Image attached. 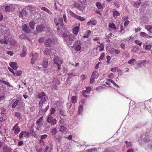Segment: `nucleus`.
<instances>
[{
  "instance_id": "obj_1",
  "label": "nucleus",
  "mask_w": 152,
  "mask_h": 152,
  "mask_svg": "<svg viewBox=\"0 0 152 152\" xmlns=\"http://www.w3.org/2000/svg\"><path fill=\"white\" fill-rule=\"evenodd\" d=\"M37 97L39 99V112L45 113L49 108V104L47 103L49 101L48 96L44 92H42L37 95Z\"/></svg>"
},
{
  "instance_id": "obj_2",
  "label": "nucleus",
  "mask_w": 152,
  "mask_h": 152,
  "mask_svg": "<svg viewBox=\"0 0 152 152\" xmlns=\"http://www.w3.org/2000/svg\"><path fill=\"white\" fill-rule=\"evenodd\" d=\"M54 23L56 26L57 27V29L58 31L60 29V27L63 26L64 25L63 20L62 18H60L58 19L55 18Z\"/></svg>"
},
{
  "instance_id": "obj_3",
  "label": "nucleus",
  "mask_w": 152,
  "mask_h": 152,
  "mask_svg": "<svg viewBox=\"0 0 152 152\" xmlns=\"http://www.w3.org/2000/svg\"><path fill=\"white\" fill-rule=\"evenodd\" d=\"M69 13L72 17L78 20L81 21H83L86 20L85 18L75 14L72 11H69Z\"/></svg>"
},
{
  "instance_id": "obj_4",
  "label": "nucleus",
  "mask_w": 152,
  "mask_h": 152,
  "mask_svg": "<svg viewBox=\"0 0 152 152\" xmlns=\"http://www.w3.org/2000/svg\"><path fill=\"white\" fill-rule=\"evenodd\" d=\"M63 60L59 59V58L56 56H55L53 59V62L54 64H56L58 66V69H60L61 65L60 64L63 63Z\"/></svg>"
},
{
  "instance_id": "obj_5",
  "label": "nucleus",
  "mask_w": 152,
  "mask_h": 152,
  "mask_svg": "<svg viewBox=\"0 0 152 152\" xmlns=\"http://www.w3.org/2000/svg\"><path fill=\"white\" fill-rule=\"evenodd\" d=\"M47 121L48 123L50 124L51 126L54 125L56 123L57 121L55 118H53L50 115L48 116L47 119Z\"/></svg>"
},
{
  "instance_id": "obj_6",
  "label": "nucleus",
  "mask_w": 152,
  "mask_h": 152,
  "mask_svg": "<svg viewBox=\"0 0 152 152\" xmlns=\"http://www.w3.org/2000/svg\"><path fill=\"white\" fill-rule=\"evenodd\" d=\"M44 53L45 55L47 56H49L52 58H53L54 56L53 51L48 48L45 49V50L44 51Z\"/></svg>"
},
{
  "instance_id": "obj_7",
  "label": "nucleus",
  "mask_w": 152,
  "mask_h": 152,
  "mask_svg": "<svg viewBox=\"0 0 152 152\" xmlns=\"http://www.w3.org/2000/svg\"><path fill=\"white\" fill-rule=\"evenodd\" d=\"M18 124H16L12 128V130L14 131V133L15 134H18L20 132V128L18 127Z\"/></svg>"
},
{
  "instance_id": "obj_8",
  "label": "nucleus",
  "mask_w": 152,
  "mask_h": 152,
  "mask_svg": "<svg viewBox=\"0 0 152 152\" xmlns=\"http://www.w3.org/2000/svg\"><path fill=\"white\" fill-rule=\"evenodd\" d=\"M9 41V38L7 36H4V39H0V43L2 44H7L8 43Z\"/></svg>"
},
{
  "instance_id": "obj_9",
  "label": "nucleus",
  "mask_w": 152,
  "mask_h": 152,
  "mask_svg": "<svg viewBox=\"0 0 152 152\" xmlns=\"http://www.w3.org/2000/svg\"><path fill=\"white\" fill-rule=\"evenodd\" d=\"M91 91V88L90 87H88L86 88V90L83 91V95L86 97L88 96V94L90 93Z\"/></svg>"
},
{
  "instance_id": "obj_10",
  "label": "nucleus",
  "mask_w": 152,
  "mask_h": 152,
  "mask_svg": "<svg viewBox=\"0 0 152 152\" xmlns=\"http://www.w3.org/2000/svg\"><path fill=\"white\" fill-rule=\"evenodd\" d=\"M38 54L35 53L32 56V58L31 59V63L32 64H34L35 62L36 61L37 59Z\"/></svg>"
},
{
  "instance_id": "obj_11",
  "label": "nucleus",
  "mask_w": 152,
  "mask_h": 152,
  "mask_svg": "<svg viewBox=\"0 0 152 152\" xmlns=\"http://www.w3.org/2000/svg\"><path fill=\"white\" fill-rule=\"evenodd\" d=\"M5 11L7 12H9L13 10L14 8L13 5L12 4H9V5H7L5 7Z\"/></svg>"
},
{
  "instance_id": "obj_12",
  "label": "nucleus",
  "mask_w": 152,
  "mask_h": 152,
  "mask_svg": "<svg viewBox=\"0 0 152 152\" xmlns=\"http://www.w3.org/2000/svg\"><path fill=\"white\" fill-rule=\"evenodd\" d=\"M22 30L24 31L27 33H30L31 30L29 29V27L26 24H24L22 26Z\"/></svg>"
},
{
  "instance_id": "obj_13",
  "label": "nucleus",
  "mask_w": 152,
  "mask_h": 152,
  "mask_svg": "<svg viewBox=\"0 0 152 152\" xmlns=\"http://www.w3.org/2000/svg\"><path fill=\"white\" fill-rule=\"evenodd\" d=\"M80 24H79V26H76L74 27L72 29V32L75 35H77L78 34V31L80 29Z\"/></svg>"
},
{
  "instance_id": "obj_14",
  "label": "nucleus",
  "mask_w": 152,
  "mask_h": 152,
  "mask_svg": "<svg viewBox=\"0 0 152 152\" xmlns=\"http://www.w3.org/2000/svg\"><path fill=\"white\" fill-rule=\"evenodd\" d=\"M53 43V41L50 39H48L45 42V44L47 47H50L51 46Z\"/></svg>"
},
{
  "instance_id": "obj_15",
  "label": "nucleus",
  "mask_w": 152,
  "mask_h": 152,
  "mask_svg": "<svg viewBox=\"0 0 152 152\" xmlns=\"http://www.w3.org/2000/svg\"><path fill=\"white\" fill-rule=\"evenodd\" d=\"M97 22L95 20H91L87 23V25L88 26L95 25L97 23Z\"/></svg>"
},
{
  "instance_id": "obj_16",
  "label": "nucleus",
  "mask_w": 152,
  "mask_h": 152,
  "mask_svg": "<svg viewBox=\"0 0 152 152\" xmlns=\"http://www.w3.org/2000/svg\"><path fill=\"white\" fill-rule=\"evenodd\" d=\"M113 15L115 18H116L120 15V14L118 11L113 10Z\"/></svg>"
},
{
  "instance_id": "obj_17",
  "label": "nucleus",
  "mask_w": 152,
  "mask_h": 152,
  "mask_svg": "<svg viewBox=\"0 0 152 152\" xmlns=\"http://www.w3.org/2000/svg\"><path fill=\"white\" fill-rule=\"evenodd\" d=\"M59 131L64 134L66 133V128L64 126H61L60 128Z\"/></svg>"
},
{
  "instance_id": "obj_18",
  "label": "nucleus",
  "mask_w": 152,
  "mask_h": 152,
  "mask_svg": "<svg viewBox=\"0 0 152 152\" xmlns=\"http://www.w3.org/2000/svg\"><path fill=\"white\" fill-rule=\"evenodd\" d=\"M81 47L80 45V44L79 43L78 44H75L74 46V48L75 50L77 51H80L81 49Z\"/></svg>"
},
{
  "instance_id": "obj_19",
  "label": "nucleus",
  "mask_w": 152,
  "mask_h": 152,
  "mask_svg": "<svg viewBox=\"0 0 152 152\" xmlns=\"http://www.w3.org/2000/svg\"><path fill=\"white\" fill-rule=\"evenodd\" d=\"M43 28L44 26L43 25H39L37 26L36 28V30L38 32H42L43 31Z\"/></svg>"
},
{
  "instance_id": "obj_20",
  "label": "nucleus",
  "mask_w": 152,
  "mask_h": 152,
  "mask_svg": "<svg viewBox=\"0 0 152 152\" xmlns=\"http://www.w3.org/2000/svg\"><path fill=\"white\" fill-rule=\"evenodd\" d=\"M110 52L113 54H118L120 53V51L118 50L112 49L110 50Z\"/></svg>"
},
{
  "instance_id": "obj_21",
  "label": "nucleus",
  "mask_w": 152,
  "mask_h": 152,
  "mask_svg": "<svg viewBox=\"0 0 152 152\" xmlns=\"http://www.w3.org/2000/svg\"><path fill=\"white\" fill-rule=\"evenodd\" d=\"M10 66L13 68L14 70L17 68V64L15 62H11L10 63Z\"/></svg>"
},
{
  "instance_id": "obj_22",
  "label": "nucleus",
  "mask_w": 152,
  "mask_h": 152,
  "mask_svg": "<svg viewBox=\"0 0 152 152\" xmlns=\"http://www.w3.org/2000/svg\"><path fill=\"white\" fill-rule=\"evenodd\" d=\"M35 23L33 20H31L29 23V26L32 29H34L35 28Z\"/></svg>"
},
{
  "instance_id": "obj_23",
  "label": "nucleus",
  "mask_w": 152,
  "mask_h": 152,
  "mask_svg": "<svg viewBox=\"0 0 152 152\" xmlns=\"http://www.w3.org/2000/svg\"><path fill=\"white\" fill-rule=\"evenodd\" d=\"M140 36L143 37L145 38H150L151 37L149 36H148L146 33L144 32H141L140 33Z\"/></svg>"
},
{
  "instance_id": "obj_24",
  "label": "nucleus",
  "mask_w": 152,
  "mask_h": 152,
  "mask_svg": "<svg viewBox=\"0 0 152 152\" xmlns=\"http://www.w3.org/2000/svg\"><path fill=\"white\" fill-rule=\"evenodd\" d=\"M37 126L36 129L39 131H41L42 129L41 128L42 126V123H36Z\"/></svg>"
},
{
  "instance_id": "obj_25",
  "label": "nucleus",
  "mask_w": 152,
  "mask_h": 152,
  "mask_svg": "<svg viewBox=\"0 0 152 152\" xmlns=\"http://www.w3.org/2000/svg\"><path fill=\"white\" fill-rule=\"evenodd\" d=\"M91 34V31L89 30H88L85 32L83 37L85 38H88L89 36Z\"/></svg>"
},
{
  "instance_id": "obj_26",
  "label": "nucleus",
  "mask_w": 152,
  "mask_h": 152,
  "mask_svg": "<svg viewBox=\"0 0 152 152\" xmlns=\"http://www.w3.org/2000/svg\"><path fill=\"white\" fill-rule=\"evenodd\" d=\"M99 74L97 73L96 71H94L92 73L91 77L94 79H95L97 78L99 76Z\"/></svg>"
},
{
  "instance_id": "obj_27",
  "label": "nucleus",
  "mask_w": 152,
  "mask_h": 152,
  "mask_svg": "<svg viewBox=\"0 0 152 152\" xmlns=\"http://www.w3.org/2000/svg\"><path fill=\"white\" fill-rule=\"evenodd\" d=\"M41 10L43 11H44L49 14H52L51 12L48 9L45 7H43L41 8Z\"/></svg>"
},
{
  "instance_id": "obj_28",
  "label": "nucleus",
  "mask_w": 152,
  "mask_h": 152,
  "mask_svg": "<svg viewBox=\"0 0 152 152\" xmlns=\"http://www.w3.org/2000/svg\"><path fill=\"white\" fill-rule=\"evenodd\" d=\"M145 28L149 31L150 33H152V26L149 25H146L145 26Z\"/></svg>"
},
{
  "instance_id": "obj_29",
  "label": "nucleus",
  "mask_w": 152,
  "mask_h": 152,
  "mask_svg": "<svg viewBox=\"0 0 152 152\" xmlns=\"http://www.w3.org/2000/svg\"><path fill=\"white\" fill-rule=\"evenodd\" d=\"M108 27L113 29H116L115 25L113 23H109L108 25Z\"/></svg>"
},
{
  "instance_id": "obj_30",
  "label": "nucleus",
  "mask_w": 152,
  "mask_h": 152,
  "mask_svg": "<svg viewBox=\"0 0 152 152\" xmlns=\"http://www.w3.org/2000/svg\"><path fill=\"white\" fill-rule=\"evenodd\" d=\"M96 49H99L100 51H103L104 49V46L102 44H101L99 46H98Z\"/></svg>"
},
{
  "instance_id": "obj_31",
  "label": "nucleus",
  "mask_w": 152,
  "mask_h": 152,
  "mask_svg": "<svg viewBox=\"0 0 152 152\" xmlns=\"http://www.w3.org/2000/svg\"><path fill=\"white\" fill-rule=\"evenodd\" d=\"M0 82L3 83L4 84L8 86L9 87H12V86L10 84V83L6 81L1 80H0Z\"/></svg>"
},
{
  "instance_id": "obj_32",
  "label": "nucleus",
  "mask_w": 152,
  "mask_h": 152,
  "mask_svg": "<svg viewBox=\"0 0 152 152\" xmlns=\"http://www.w3.org/2000/svg\"><path fill=\"white\" fill-rule=\"evenodd\" d=\"M19 102V100H16L14 102L12 105V108H15L16 106L18 104Z\"/></svg>"
},
{
  "instance_id": "obj_33",
  "label": "nucleus",
  "mask_w": 152,
  "mask_h": 152,
  "mask_svg": "<svg viewBox=\"0 0 152 152\" xmlns=\"http://www.w3.org/2000/svg\"><path fill=\"white\" fill-rule=\"evenodd\" d=\"M50 132L53 135H55L57 133L56 128H54L50 129Z\"/></svg>"
},
{
  "instance_id": "obj_34",
  "label": "nucleus",
  "mask_w": 152,
  "mask_h": 152,
  "mask_svg": "<svg viewBox=\"0 0 152 152\" xmlns=\"http://www.w3.org/2000/svg\"><path fill=\"white\" fill-rule=\"evenodd\" d=\"M24 12L25 13V14H27L28 13V12H26V10L25 9H23V10H22L21 11L20 13L19 16L20 17H22L23 16V14H24Z\"/></svg>"
},
{
  "instance_id": "obj_35",
  "label": "nucleus",
  "mask_w": 152,
  "mask_h": 152,
  "mask_svg": "<svg viewBox=\"0 0 152 152\" xmlns=\"http://www.w3.org/2000/svg\"><path fill=\"white\" fill-rule=\"evenodd\" d=\"M96 5L98 9H100L102 8V5L99 2H97L96 4Z\"/></svg>"
},
{
  "instance_id": "obj_36",
  "label": "nucleus",
  "mask_w": 152,
  "mask_h": 152,
  "mask_svg": "<svg viewBox=\"0 0 152 152\" xmlns=\"http://www.w3.org/2000/svg\"><path fill=\"white\" fill-rule=\"evenodd\" d=\"M51 126L50 124L47 123H45V125L44 126L45 129L50 128Z\"/></svg>"
},
{
  "instance_id": "obj_37",
  "label": "nucleus",
  "mask_w": 152,
  "mask_h": 152,
  "mask_svg": "<svg viewBox=\"0 0 152 152\" xmlns=\"http://www.w3.org/2000/svg\"><path fill=\"white\" fill-rule=\"evenodd\" d=\"M145 62V60L140 61L137 62V64L138 66H141L142 64H144Z\"/></svg>"
},
{
  "instance_id": "obj_38",
  "label": "nucleus",
  "mask_w": 152,
  "mask_h": 152,
  "mask_svg": "<svg viewBox=\"0 0 152 152\" xmlns=\"http://www.w3.org/2000/svg\"><path fill=\"white\" fill-rule=\"evenodd\" d=\"M85 6L84 5H82L80 6V7L78 10H80L81 11L83 12L84 10Z\"/></svg>"
},
{
  "instance_id": "obj_39",
  "label": "nucleus",
  "mask_w": 152,
  "mask_h": 152,
  "mask_svg": "<svg viewBox=\"0 0 152 152\" xmlns=\"http://www.w3.org/2000/svg\"><path fill=\"white\" fill-rule=\"evenodd\" d=\"M140 4V0H137L136 2H135L134 6L136 7H137Z\"/></svg>"
},
{
  "instance_id": "obj_40",
  "label": "nucleus",
  "mask_w": 152,
  "mask_h": 152,
  "mask_svg": "<svg viewBox=\"0 0 152 152\" xmlns=\"http://www.w3.org/2000/svg\"><path fill=\"white\" fill-rule=\"evenodd\" d=\"M151 48V46L150 45H147L145 46V49L146 50L149 51Z\"/></svg>"
},
{
  "instance_id": "obj_41",
  "label": "nucleus",
  "mask_w": 152,
  "mask_h": 152,
  "mask_svg": "<svg viewBox=\"0 0 152 152\" xmlns=\"http://www.w3.org/2000/svg\"><path fill=\"white\" fill-rule=\"evenodd\" d=\"M72 103H75L77 101V98L75 96H72Z\"/></svg>"
},
{
  "instance_id": "obj_42",
  "label": "nucleus",
  "mask_w": 152,
  "mask_h": 152,
  "mask_svg": "<svg viewBox=\"0 0 152 152\" xmlns=\"http://www.w3.org/2000/svg\"><path fill=\"white\" fill-rule=\"evenodd\" d=\"M43 66L45 68H46L48 65V63L47 61H45L43 63Z\"/></svg>"
},
{
  "instance_id": "obj_43",
  "label": "nucleus",
  "mask_w": 152,
  "mask_h": 152,
  "mask_svg": "<svg viewBox=\"0 0 152 152\" xmlns=\"http://www.w3.org/2000/svg\"><path fill=\"white\" fill-rule=\"evenodd\" d=\"M80 5L77 2H75L74 4V6L75 8L78 9Z\"/></svg>"
},
{
  "instance_id": "obj_44",
  "label": "nucleus",
  "mask_w": 152,
  "mask_h": 152,
  "mask_svg": "<svg viewBox=\"0 0 152 152\" xmlns=\"http://www.w3.org/2000/svg\"><path fill=\"white\" fill-rule=\"evenodd\" d=\"M1 115L2 116L0 117V121H4L6 119V117L5 116Z\"/></svg>"
},
{
  "instance_id": "obj_45",
  "label": "nucleus",
  "mask_w": 152,
  "mask_h": 152,
  "mask_svg": "<svg viewBox=\"0 0 152 152\" xmlns=\"http://www.w3.org/2000/svg\"><path fill=\"white\" fill-rule=\"evenodd\" d=\"M10 43L12 45H16V42L14 39H11L10 40Z\"/></svg>"
},
{
  "instance_id": "obj_46",
  "label": "nucleus",
  "mask_w": 152,
  "mask_h": 152,
  "mask_svg": "<svg viewBox=\"0 0 152 152\" xmlns=\"http://www.w3.org/2000/svg\"><path fill=\"white\" fill-rule=\"evenodd\" d=\"M55 110L53 108H51L50 110V115H52L55 112Z\"/></svg>"
},
{
  "instance_id": "obj_47",
  "label": "nucleus",
  "mask_w": 152,
  "mask_h": 152,
  "mask_svg": "<svg viewBox=\"0 0 152 152\" xmlns=\"http://www.w3.org/2000/svg\"><path fill=\"white\" fill-rule=\"evenodd\" d=\"M135 62V60L134 59H132L129 60L128 63L129 64H133Z\"/></svg>"
},
{
  "instance_id": "obj_48",
  "label": "nucleus",
  "mask_w": 152,
  "mask_h": 152,
  "mask_svg": "<svg viewBox=\"0 0 152 152\" xmlns=\"http://www.w3.org/2000/svg\"><path fill=\"white\" fill-rule=\"evenodd\" d=\"M22 73L21 71H17L16 72L15 74L18 76H20L21 75Z\"/></svg>"
},
{
  "instance_id": "obj_49",
  "label": "nucleus",
  "mask_w": 152,
  "mask_h": 152,
  "mask_svg": "<svg viewBox=\"0 0 152 152\" xmlns=\"http://www.w3.org/2000/svg\"><path fill=\"white\" fill-rule=\"evenodd\" d=\"M26 36V35L25 34H22L20 35L19 38L20 39H25V38Z\"/></svg>"
},
{
  "instance_id": "obj_50",
  "label": "nucleus",
  "mask_w": 152,
  "mask_h": 152,
  "mask_svg": "<svg viewBox=\"0 0 152 152\" xmlns=\"http://www.w3.org/2000/svg\"><path fill=\"white\" fill-rule=\"evenodd\" d=\"M107 80L109 82H110L112 83L114 86H118V85L117 84H116L115 82L113 80H109L108 79H107Z\"/></svg>"
},
{
  "instance_id": "obj_51",
  "label": "nucleus",
  "mask_w": 152,
  "mask_h": 152,
  "mask_svg": "<svg viewBox=\"0 0 152 152\" xmlns=\"http://www.w3.org/2000/svg\"><path fill=\"white\" fill-rule=\"evenodd\" d=\"M135 43L137 45L140 46L142 44V42L140 41L136 40L135 41Z\"/></svg>"
},
{
  "instance_id": "obj_52",
  "label": "nucleus",
  "mask_w": 152,
  "mask_h": 152,
  "mask_svg": "<svg viewBox=\"0 0 152 152\" xmlns=\"http://www.w3.org/2000/svg\"><path fill=\"white\" fill-rule=\"evenodd\" d=\"M43 117H42L39 118L36 121V123H42V121L43 120Z\"/></svg>"
},
{
  "instance_id": "obj_53",
  "label": "nucleus",
  "mask_w": 152,
  "mask_h": 152,
  "mask_svg": "<svg viewBox=\"0 0 152 152\" xmlns=\"http://www.w3.org/2000/svg\"><path fill=\"white\" fill-rule=\"evenodd\" d=\"M83 109V106L80 105L79 107V111L78 113H80V112H81Z\"/></svg>"
},
{
  "instance_id": "obj_54",
  "label": "nucleus",
  "mask_w": 152,
  "mask_h": 152,
  "mask_svg": "<svg viewBox=\"0 0 152 152\" xmlns=\"http://www.w3.org/2000/svg\"><path fill=\"white\" fill-rule=\"evenodd\" d=\"M5 96L3 95H0V102L4 101Z\"/></svg>"
},
{
  "instance_id": "obj_55",
  "label": "nucleus",
  "mask_w": 152,
  "mask_h": 152,
  "mask_svg": "<svg viewBox=\"0 0 152 152\" xmlns=\"http://www.w3.org/2000/svg\"><path fill=\"white\" fill-rule=\"evenodd\" d=\"M26 51H23L20 54V56L22 57H24L26 55Z\"/></svg>"
},
{
  "instance_id": "obj_56",
  "label": "nucleus",
  "mask_w": 152,
  "mask_h": 152,
  "mask_svg": "<svg viewBox=\"0 0 152 152\" xmlns=\"http://www.w3.org/2000/svg\"><path fill=\"white\" fill-rule=\"evenodd\" d=\"M104 53H102L100 55V56L99 58V61L102 60V59L104 57Z\"/></svg>"
},
{
  "instance_id": "obj_57",
  "label": "nucleus",
  "mask_w": 152,
  "mask_h": 152,
  "mask_svg": "<svg viewBox=\"0 0 152 152\" xmlns=\"http://www.w3.org/2000/svg\"><path fill=\"white\" fill-rule=\"evenodd\" d=\"M87 77V76L84 75L83 74L81 76V80H85Z\"/></svg>"
},
{
  "instance_id": "obj_58",
  "label": "nucleus",
  "mask_w": 152,
  "mask_h": 152,
  "mask_svg": "<svg viewBox=\"0 0 152 152\" xmlns=\"http://www.w3.org/2000/svg\"><path fill=\"white\" fill-rule=\"evenodd\" d=\"M23 133H24V131H22L20 133V134H19V138H22L23 136V134H23Z\"/></svg>"
},
{
  "instance_id": "obj_59",
  "label": "nucleus",
  "mask_w": 152,
  "mask_h": 152,
  "mask_svg": "<svg viewBox=\"0 0 152 152\" xmlns=\"http://www.w3.org/2000/svg\"><path fill=\"white\" fill-rule=\"evenodd\" d=\"M106 58H107V63L109 64L110 63L111 58L109 56H107L106 57Z\"/></svg>"
},
{
  "instance_id": "obj_60",
  "label": "nucleus",
  "mask_w": 152,
  "mask_h": 152,
  "mask_svg": "<svg viewBox=\"0 0 152 152\" xmlns=\"http://www.w3.org/2000/svg\"><path fill=\"white\" fill-rule=\"evenodd\" d=\"M6 53L11 56H12L14 54V53L11 51H7Z\"/></svg>"
},
{
  "instance_id": "obj_61",
  "label": "nucleus",
  "mask_w": 152,
  "mask_h": 152,
  "mask_svg": "<svg viewBox=\"0 0 152 152\" xmlns=\"http://www.w3.org/2000/svg\"><path fill=\"white\" fill-rule=\"evenodd\" d=\"M47 136L48 135L46 134L40 136L41 139H44L46 138L47 137Z\"/></svg>"
},
{
  "instance_id": "obj_62",
  "label": "nucleus",
  "mask_w": 152,
  "mask_h": 152,
  "mask_svg": "<svg viewBox=\"0 0 152 152\" xmlns=\"http://www.w3.org/2000/svg\"><path fill=\"white\" fill-rule=\"evenodd\" d=\"M44 38L42 37L40 38H39V39L38 41L39 43H42L44 41Z\"/></svg>"
},
{
  "instance_id": "obj_63",
  "label": "nucleus",
  "mask_w": 152,
  "mask_h": 152,
  "mask_svg": "<svg viewBox=\"0 0 152 152\" xmlns=\"http://www.w3.org/2000/svg\"><path fill=\"white\" fill-rule=\"evenodd\" d=\"M23 134H24L23 136L24 137H28V133L26 132V131H24Z\"/></svg>"
},
{
  "instance_id": "obj_64",
  "label": "nucleus",
  "mask_w": 152,
  "mask_h": 152,
  "mask_svg": "<svg viewBox=\"0 0 152 152\" xmlns=\"http://www.w3.org/2000/svg\"><path fill=\"white\" fill-rule=\"evenodd\" d=\"M129 23V20H127L125 21L124 23V26H126Z\"/></svg>"
}]
</instances>
